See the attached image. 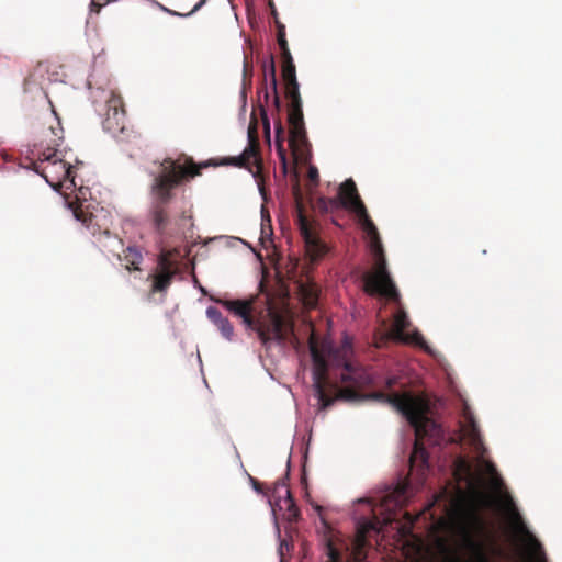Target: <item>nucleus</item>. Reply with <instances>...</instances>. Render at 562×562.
Here are the masks:
<instances>
[{"mask_svg":"<svg viewBox=\"0 0 562 562\" xmlns=\"http://www.w3.org/2000/svg\"><path fill=\"white\" fill-rule=\"evenodd\" d=\"M334 199L337 203V210L345 209L352 212L370 237V247L374 257V266L372 271L366 272L362 276L364 292L372 296L379 295L398 303L400 293L387 270L386 259L378 228L368 214L367 207L359 195L355 181L352 179L344 181L338 188L337 196Z\"/></svg>","mask_w":562,"mask_h":562,"instance_id":"obj_1","label":"nucleus"},{"mask_svg":"<svg viewBox=\"0 0 562 562\" xmlns=\"http://www.w3.org/2000/svg\"><path fill=\"white\" fill-rule=\"evenodd\" d=\"M350 346H342L340 351L333 355V361L341 369L340 380L345 387L337 389L330 383L328 375V362L325 355L311 347L313 360V386L321 408L326 409L333 405L337 398L356 400L360 396L359 390L371 384L372 379L369 372L358 362L349 358Z\"/></svg>","mask_w":562,"mask_h":562,"instance_id":"obj_2","label":"nucleus"},{"mask_svg":"<svg viewBox=\"0 0 562 562\" xmlns=\"http://www.w3.org/2000/svg\"><path fill=\"white\" fill-rule=\"evenodd\" d=\"M203 167L204 165H196L190 157L186 158L183 164L172 158H166L160 164L159 170L153 175L150 184L153 202L149 217L158 234H166L171 224L168 204L173 198L172 190L183 181L199 176Z\"/></svg>","mask_w":562,"mask_h":562,"instance_id":"obj_3","label":"nucleus"},{"mask_svg":"<svg viewBox=\"0 0 562 562\" xmlns=\"http://www.w3.org/2000/svg\"><path fill=\"white\" fill-rule=\"evenodd\" d=\"M372 397L390 404L398 413H401L411 426L415 429L416 441L413 452L409 457L411 470H416L424 475L428 469V452L420 442L425 437H434L438 435V425L428 417V402L412 394L411 392L391 393L375 392Z\"/></svg>","mask_w":562,"mask_h":562,"instance_id":"obj_4","label":"nucleus"},{"mask_svg":"<svg viewBox=\"0 0 562 562\" xmlns=\"http://www.w3.org/2000/svg\"><path fill=\"white\" fill-rule=\"evenodd\" d=\"M64 130L59 119L56 126H49L41 146L36 150V160L31 162L32 169L41 175L54 189L61 188L66 182L76 188L74 165L70 150L61 149Z\"/></svg>","mask_w":562,"mask_h":562,"instance_id":"obj_5","label":"nucleus"},{"mask_svg":"<svg viewBox=\"0 0 562 562\" xmlns=\"http://www.w3.org/2000/svg\"><path fill=\"white\" fill-rule=\"evenodd\" d=\"M216 302L240 317L249 329L257 333L261 344L266 347L272 341L283 344L293 334L292 323L274 310L269 308L265 317L256 319L251 314V300H217Z\"/></svg>","mask_w":562,"mask_h":562,"instance_id":"obj_6","label":"nucleus"},{"mask_svg":"<svg viewBox=\"0 0 562 562\" xmlns=\"http://www.w3.org/2000/svg\"><path fill=\"white\" fill-rule=\"evenodd\" d=\"M460 548L470 554L471 562H491L484 541L480 539L486 535V525L476 513L468 514L456 526Z\"/></svg>","mask_w":562,"mask_h":562,"instance_id":"obj_7","label":"nucleus"},{"mask_svg":"<svg viewBox=\"0 0 562 562\" xmlns=\"http://www.w3.org/2000/svg\"><path fill=\"white\" fill-rule=\"evenodd\" d=\"M220 165L234 166L244 168L252 172V167H256V172L259 173L262 169V161L260 156V143L258 137L257 121L252 116L248 126V145L238 156L226 157Z\"/></svg>","mask_w":562,"mask_h":562,"instance_id":"obj_8","label":"nucleus"},{"mask_svg":"<svg viewBox=\"0 0 562 562\" xmlns=\"http://www.w3.org/2000/svg\"><path fill=\"white\" fill-rule=\"evenodd\" d=\"M289 103V114L288 121L290 126V146L299 147L303 146L307 142L303 110H302V99L301 95H294L288 98Z\"/></svg>","mask_w":562,"mask_h":562,"instance_id":"obj_9","label":"nucleus"},{"mask_svg":"<svg viewBox=\"0 0 562 562\" xmlns=\"http://www.w3.org/2000/svg\"><path fill=\"white\" fill-rule=\"evenodd\" d=\"M126 112L123 100L120 95L111 92L106 100V113L102 122L103 128L113 136H117L124 132Z\"/></svg>","mask_w":562,"mask_h":562,"instance_id":"obj_10","label":"nucleus"},{"mask_svg":"<svg viewBox=\"0 0 562 562\" xmlns=\"http://www.w3.org/2000/svg\"><path fill=\"white\" fill-rule=\"evenodd\" d=\"M296 212V223L304 238L306 251L312 260H317L327 252V246L315 235L312 223L304 214L302 205H297Z\"/></svg>","mask_w":562,"mask_h":562,"instance_id":"obj_11","label":"nucleus"},{"mask_svg":"<svg viewBox=\"0 0 562 562\" xmlns=\"http://www.w3.org/2000/svg\"><path fill=\"white\" fill-rule=\"evenodd\" d=\"M367 546L368 541L364 533L359 531L350 553L346 561H344L340 550L335 546L331 539H328L326 542V553L329 560L327 562H367Z\"/></svg>","mask_w":562,"mask_h":562,"instance_id":"obj_12","label":"nucleus"},{"mask_svg":"<svg viewBox=\"0 0 562 562\" xmlns=\"http://www.w3.org/2000/svg\"><path fill=\"white\" fill-rule=\"evenodd\" d=\"M411 326V322L408 319V316L406 312L402 308H400L395 314L393 318V325H392V331L394 337L397 340L405 341V342H414L416 345H419L423 342V336L415 331L412 335L405 334V330Z\"/></svg>","mask_w":562,"mask_h":562,"instance_id":"obj_13","label":"nucleus"},{"mask_svg":"<svg viewBox=\"0 0 562 562\" xmlns=\"http://www.w3.org/2000/svg\"><path fill=\"white\" fill-rule=\"evenodd\" d=\"M281 75L285 86V97H294L300 94V85L296 79V69L292 57L281 58Z\"/></svg>","mask_w":562,"mask_h":562,"instance_id":"obj_14","label":"nucleus"},{"mask_svg":"<svg viewBox=\"0 0 562 562\" xmlns=\"http://www.w3.org/2000/svg\"><path fill=\"white\" fill-rule=\"evenodd\" d=\"M297 291L303 305L306 308H315L319 299V286L308 277L297 282Z\"/></svg>","mask_w":562,"mask_h":562,"instance_id":"obj_15","label":"nucleus"},{"mask_svg":"<svg viewBox=\"0 0 562 562\" xmlns=\"http://www.w3.org/2000/svg\"><path fill=\"white\" fill-rule=\"evenodd\" d=\"M206 315L210 321L217 327L222 336L227 340H233L234 327L231 322L222 315V313L213 306L207 307Z\"/></svg>","mask_w":562,"mask_h":562,"instance_id":"obj_16","label":"nucleus"},{"mask_svg":"<svg viewBox=\"0 0 562 562\" xmlns=\"http://www.w3.org/2000/svg\"><path fill=\"white\" fill-rule=\"evenodd\" d=\"M119 260L128 271L140 270L139 265L143 261L142 252L135 247H127L123 251V256H119Z\"/></svg>","mask_w":562,"mask_h":562,"instance_id":"obj_17","label":"nucleus"},{"mask_svg":"<svg viewBox=\"0 0 562 562\" xmlns=\"http://www.w3.org/2000/svg\"><path fill=\"white\" fill-rule=\"evenodd\" d=\"M176 272L158 270L153 276V292H165L171 284Z\"/></svg>","mask_w":562,"mask_h":562,"instance_id":"obj_18","label":"nucleus"},{"mask_svg":"<svg viewBox=\"0 0 562 562\" xmlns=\"http://www.w3.org/2000/svg\"><path fill=\"white\" fill-rule=\"evenodd\" d=\"M175 251L164 250L158 257V270L176 272L178 271L177 261L173 258Z\"/></svg>","mask_w":562,"mask_h":562,"instance_id":"obj_19","label":"nucleus"},{"mask_svg":"<svg viewBox=\"0 0 562 562\" xmlns=\"http://www.w3.org/2000/svg\"><path fill=\"white\" fill-rule=\"evenodd\" d=\"M313 209L321 214L334 213L337 210V203L334 198L319 196L315 200Z\"/></svg>","mask_w":562,"mask_h":562,"instance_id":"obj_20","label":"nucleus"},{"mask_svg":"<svg viewBox=\"0 0 562 562\" xmlns=\"http://www.w3.org/2000/svg\"><path fill=\"white\" fill-rule=\"evenodd\" d=\"M529 555L531 562H547L541 543L531 535L529 536Z\"/></svg>","mask_w":562,"mask_h":562,"instance_id":"obj_21","label":"nucleus"},{"mask_svg":"<svg viewBox=\"0 0 562 562\" xmlns=\"http://www.w3.org/2000/svg\"><path fill=\"white\" fill-rule=\"evenodd\" d=\"M75 217L80 221L87 228L94 225L95 215L88 211V206L79 204L74 209Z\"/></svg>","mask_w":562,"mask_h":562,"instance_id":"obj_22","label":"nucleus"},{"mask_svg":"<svg viewBox=\"0 0 562 562\" xmlns=\"http://www.w3.org/2000/svg\"><path fill=\"white\" fill-rule=\"evenodd\" d=\"M265 72H266V77L267 76L270 77L271 89L273 92V103H274L276 108L279 109L280 108V98H279L278 88H277L276 66H274V61H273L272 57L269 61L268 68L265 69Z\"/></svg>","mask_w":562,"mask_h":562,"instance_id":"obj_23","label":"nucleus"},{"mask_svg":"<svg viewBox=\"0 0 562 562\" xmlns=\"http://www.w3.org/2000/svg\"><path fill=\"white\" fill-rule=\"evenodd\" d=\"M282 486L285 488V494H286L285 504L288 505V512H289L288 519L290 521L296 520L299 517V509L292 499L289 488L284 484H282Z\"/></svg>","mask_w":562,"mask_h":562,"instance_id":"obj_24","label":"nucleus"},{"mask_svg":"<svg viewBox=\"0 0 562 562\" xmlns=\"http://www.w3.org/2000/svg\"><path fill=\"white\" fill-rule=\"evenodd\" d=\"M443 562H464L462 557L457 551H452L446 546H442Z\"/></svg>","mask_w":562,"mask_h":562,"instance_id":"obj_25","label":"nucleus"},{"mask_svg":"<svg viewBox=\"0 0 562 562\" xmlns=\"http://www.w3.org/2000/svg\"><path fill=\"white\" fill-rule=\"evenodd\" d=\"M293 544L286 539L281 540L278 552L280 555V562H284L285 555L290 554Z\"/></svg>","mask_w":562,"mask_h":562,"instance_id":"obj_26","label":"nucleus"},{"mask_svg":"<svg viewBox=\"0 0 562 562\" xmlns=\"http://www.w3.org/2000/svg\"><path fill=\"white\" fill-rule=\"evenodd\" d=\"M406 490H407V485L406 484H401L396 487L394 494L396 496V499H395V505L396 506H402L405 502V494H406Z\"/></svg>","mask_w":562,"mask_h":562,"instance_id":"obj_27","label":"nucleus"},{"mask_svg":"<svg viewBox=\"0 0 562 562\" xmlns=\"http://www.w3.org/2000/svg\"><path fill=\"white\" fill-rule=\"evenodd\" d=\"M277 41H278V45L281 49V58L292 57L289 46H288L286 38L285 37H277Z\"/></svg>","mask_w":562,"mask_h":562,"instance_id":"obj_28","label":"nucleus"},{"mask_svg":"<svg viewBox=\"0 0 562 562\" xmlns=\"http://www.w3.org/2000/svg\"><path fill=\"white\" fill-rule=\"evenodd\" d=\"M282 135H283V127L280 122L277 123L276 126V138H277V145L280 153H282Z\"/></svg>","mask_w":562,"mask_h":562,"instance_id":"obj_29","label":"nucleus"},{"mask_svg":"<svg viewBox=\"0 0 562 562\" xmlns=\"http://www.w3.org/2000/svg\"><path fill=\"white\" fill-rule=\"evenodd\" d=\"M307 177H308V180L311 182H313L314 184H317L318 183V180H319V173H318V170L315 166H311L308 168V171H307Z\"/></svg>","mask_w":562,"mask_h":562,"instance_id":"obj_30","label":"nucleus"},{"mask_svg":"<svg viewBox=\"0 0 562 562\" xmlns=\"http://www.w3.org/2000/svg\"><path fill=\"white\" fill-rule=\"evenodd\" d=\"M261 117L263 123V130L267 137L270 136V122L267 115L266 110L261 106Z\"/></svg>","mask_w":562,"mask_h":562,"instance_id":"obj_31","label":"nucleus"},{"mask_svg":"<svg viewBox=\"0 0 562 562\" xmlns=\"http://www.w3.org/2000/svg\"><path fill=\"white\" fill-rule=\"evenodd\" d=\"M277 37H285V25L280 21L276 20Z\"/></svg>","mask_w":562,"mask_h":562,"instance_id":"obj_32","label":"nucleus"},{"mask_svg":"<svg viewBox=\"0 0 562 562\" xmlns=\"http://www.w3.org/2000/svg\"><path fill=\"white\" fill-rule=\"evenodd\" d=\"M398 380H400V379H398L397 376L389 378V379L386 380V382H385L386 387H387V389H392V387H394L395 385H397V384H398Z\"/></svg>","mask_w":562,"mask_h":562,"instance_id":"obj_33","label":"nucleus"},{"mask_svg":"<svg viewBox=\"0 0 562 562\" xmlns=\"http://www.w3.org/2000/svg\"><path fill=\"white\" fill-rule=\"evenodd\" d=\"M205 1L206 0H200L187 15H191L198 10H200L204 5Z\"/></svg>","mask_w":562,"mask_h":562,"instance_id":"obj_34","label":"nucleus"},{"mask_svg":"<svg viewBox=\"0 0 562 562\" xmlns=\"http://www.w3.org/2000/svg\"><path fill=\"white\" fill-rule=\"evenodd\" d=\"M270 8H271V15L273 16V20H279V16H278V12H277V9L274 8V4L272 2H270Z\"/></svg>","mask_w":562,"mask_h":562,"instance_id":"obj_35","label":"nucleus"},{"mask_svg":"<svg viewBox=\"0 0 562 562\" xmlns=\"http://www.w3.org/2000/svg\"><path fill=\"white\" fill-rule=\"evenodd\" d=\"M100 8H101V5L98 4L94 0H92V2H91V10L94 11L95 13H99Z\"/></svg>","mask_w":562,"mask_h":562,"instance_id":"obj_36","label":"nucleus"},{"mask_svg":"<svg viewBox=\"0 0 562 562\" xmlns=\"http://www.w3.org/2000/svg\"><path fill=\"white\" fill-rule=\"evenodd\" d=\"M472 435H473V440H476V437H477V430L475 428V426L473 425L472 427Z\"/></svg>","mask_w":562,"mask_h":562,"instance_id":"obj_37","label":"nucleus"},{"mask_svg":"<svg viewBox=\"0 0 562 562\" xmlns=\"http://www.w3.org/2000/svg\"><path fill=\"white\" fill-rule=\"evenodd\" d=\"M494 552L498 555H501L503 553V551L499 549V548H494Z\"/></svg>","mask_w":562,"mask_h":562,"instance_id":"obj_38","label":"nucleus"},{"mask_svg":"<svg viewBox=\"0 0 562 562\" xmlns=\"http://www.w3.org/2000/svg\"><path fill=\"white\" fill-rule=\"evenodd\" d=\"M265 97H266V100H268V98H269V93H268V91H266Z\"/></svg>","mask_w":562,"mask_h":562,"instance_id":"obj_39","label":"nucleus"}]
</instances>
